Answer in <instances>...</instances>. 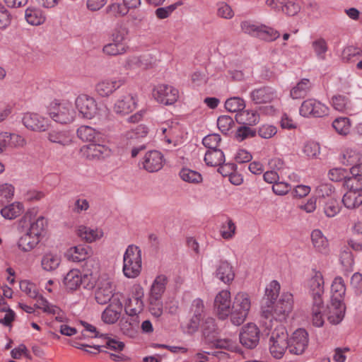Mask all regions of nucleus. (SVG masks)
I'll list each match as a JSON object with an SVG mask.
<instances>
[{"mask_svg":"<svg viewBox=\"0 0 362 362\" xmlns=\"http://www.w3.org/2000/svg\"><path fill=\"white\" fill-rule=\"evenodd\" d=\"M269 315H264L260 313L259 323L266 330L273 329L274 322L285 320L293 307V298L292 293L283 292L278 300L272 303Z\"/></svg>","mask_w":362,"mask_h":362,"instance_id":"obj_1","label":"nucleus"},{"mask_svg":"<svg viewBox=\"0 0 362 362\" xmlns=\"http://www.w3.org/2000/svg\"><path fill=\"white\" fill-rule=\"evenodd\" d=\"M141 267V250L134 245H129L123 256L124 275L129 279H134L140 274Z\"/></svg>","mask_w":362,"mask_h":362,"instance_id":"obj_2","label":"nucleus"},{"mask_svg":"<svg viewBox=\"0 0 362 362\" xmlns=\"http://www.w3.org/2000/svg\"><path fill=\"white\" fill-rule=\"evenodd\" d=\"M47 114L55 122L66 124L71 123L76 117L72 105L67 102H52L47 107Z\"/></svg>","mask_w":362,"mask_h":362,"instance_id":"obj_3","label":"nucleus"},{"mask_svg":"<svg viewBox=\"0 0 362 362\" xmlns=\"http://www.w3.org/2000/svg\"><path fill=\"white\" fill-rule=\"evenodd\" d=\"M251 301L249 295L244 292L238 293L235 297L231 307V322L236 325L243 324L250 311Z\"/></svg>","mask_w":362,"mask_h":362,"instance_id":"obj_4","label":"nucleus"},{"mask_svg":"<svg viewBox=\"0 0 362 362\" xmlns=\"http://www.w3.org/2000/svg\"><path fill=\"white\" fill-rule=\"evenodd\" d=\"M36 215L37 211L35 209L28 210L20 219L18 226L19 228L25 229L30 234H34L41 239L47 223L44 216H40L35 218Z\"/></svg>","mask_w":362,"mask_h":362,"instance_id":"obj_5","label":"nucleus"},{"mask_svg":"<svg viewBox=\"0 0 362 362\" xmlns=\"http://www.w3.org/2000/svg\"><path fill=\"white\" fill-rule=\"evenodd\" d=\"M201 327L204 337L209 343H214V345L219 348H226L230 345L229 340L217 339L219 329L214 318L211 317L204 318Z\"/></svg>","mask_w":362,"mask_h":362,"instance_id":"obj_6","label":"nucleus"},{"mask_svg":"<svg viewBox=\"0 0 362 362\" xmlns=\"http://www.w3.org/2000/svg\"><path fill=\"white\" fill-rule=\"evenodd\" d=\"M300 115L304 117H322L329 112V108L314 98L304 100L299 109Z\"/></svg>","mask_w":362,"mask_h":362,"instance_id":"obj_7","label":"nucleus"},{"mask_svg":"<svg viewBox=\"0 0 362 362\" xmlns=\"http://www.w3.org/2000/svg\"><path fill=\"white\" fill-rule=\"evenodd\" d=\"M137 107L136 99L129 92H124L116 99L112 109L114 112L119 116H124L133 112Z\"/></svg>","mask_w":362,"mask_h":362,"instance_id":"obj_8","label":"nucleus"},{"mask_svg":"<svg viewBox=\"0 0 362 362\" xmlns=\"http://www.w3.org/2000/svg\"><path fill=\"white\" fill-rule=\"evenodd\" d=\"M153 96L158 103L165 105H170L177 100L179 91L172 86L160 84L153 89Z\"/></svg>","mask_w":362,"mask_h":362,"instance_id":"obj_9","label":"nucleus"},{"mask_svg":"<svg viewBox=\"0 0 362 362\" xmlns=\"http://www.w3.org/2000/svg\"><path fill=\"white\" fill-rule=\"evenodd\" d=\"M112 282L107 278L100 277L98 279L95 288V299L98 304L107 303L113 296Z\"/></svg>","mask_w":362,"mask_h":362,"instance_id":"obj_10","label":"nucleus"},{"mask_svg":"<svg viewBox=\"0 0 362 362\" xmlns=\"http://www.w3.org/2000/svg\"><path fill=\"white\" fill-rule=\"evenodd\" d=\"M308 334L304 329H298L288 341L289 353L295 355L302 354L308 345Z\"/></svg>","mask_w":362,"mask_h":362,"instance_id":"obj_11","label":"nucleus"},{"mask_svg":"<svg viewBox=\"0 0 362 362\" xmlns=\"http://www.w3.org/2000/svg\"><path fill=\"white\" fill-rule=\"evenodd\" d=\"M240 342L247 349H254L259 341V330L256 325L248 323L239 334Z\"/></svg>","mask_w":362,"mask_h":362,"instance_id":"obj_12","label":"nucleus"},{"mask_svg":"<svg viewBox=\"0 0 362 362\" xmlns=\"http://www.w3.org/2000/svg\"><path fill=\"white\" fill-rule=\"evenodd\" d=\"M230 293L228 290L221 291L214 299V310L218 317L225 320L231 315Z\"/></svg>","mask_w":362,"mask_h":362,"instance_id":"obj_13","label":"nucleus"},{"mask_svg":"<svg viewBox=\"0 0 362 362\" xmlns=\"http://www.w3.org/2000/svg\"><path fill=\"white\" fill-rule=\"evenodd\" d=\"M309 293L315 304L322 303V295L324 293V279L320 272L314 271L313 275L308 281Z\"/></svg>","mask_w":362,"mask_h":362,"instance_id":"obj_14","label":"nucleus"},{"mask_svg":"<svg viewBox=\"0 0 362 362\" xmlns=\"http://www.w3.org/2000/svg\"><path fill=\"white\" fill-rule=\"evenodd\" d=\"M280 284L276 281H272L265 288V293L262 300L260 313L264 316L269 315L272 303L276 300L280 291Z\"/></svg>","mask_w":362,"mask_h":362,"instance_id":"obj_15","label":"nucleus"},{"mask_svg":"<svg viewBox=\"0 0 362 362\" xmlns=\"http://www.w3.org/2000/svg\"><path fill=\"white\" fill-rule=\"evenodd\" d=\"M276 98V90L269 86H263L254 88L250 93V98L256 105L269 103Z\"/></svg>","mask_w":362,"mask_h":362,"instance_id":"obj_16","label":"nucleus"},{"mask_svg":"<svg viewBox=\"0 0 362 362\" xmlns=\"http://www.w3.org/2000/svg\"><path fill=\"white\" fill-rule=\"evenodd\" d=\"M76 106L83 118L92 119L97 114L98 107L95 100L87 95H79L76 100Z\"/></svg>","mask_w":362,"mask_h":362,"instance_id":"obj_17","label":"nucleus"},{"mask_svg":"<svg viewBox=\"0 0 362 362\" xmlns=\"http://www.w3.org/2000/svg\"><path fill=\"white\" fill-rule=\"evenodd\" d=\"M163 156L158 151H148L141 161L143 168L148 173L159 171L163 168Z\"/></svg>","mask_w":362,"mask_h":362,"instance_id":"obj_18","label":"nucleus"},{"mask_svg":"<svg viewBox=\"0 0 362 362\" xmlns=\"http://www.w3.org/2000/svg\"><path fill=\"white\" fill-rule=\"evenodd\" d=\"M125 83L122 78H106L99 81L95 86V90L101 97H108Z\"/></svg>","mask_w":362,"mask_h":362,"instance_id":"obj_19","label":"nucleus"},{"mask_svg":"<svg viewBox=\"0 0 362 362\" xmlns=\"http://www.w3.org/2000/svg\"><path fill=\"white\" fill-rule=\"evenodd\" d=\"M21 120L23 125L31 131L45 132L48 127L47 119L37 113L26 112Z\"/></svg>","mask_w":362,"mask_h":362,"instance_id":"obj_20","label":"nucleus"},{"mask_svg":"<svg viewBox=\"0 0 362 362\" xmlns=\"http://www.w3.org/2000/svg\"><path fill=\"white\" fill-rule=\"evenodd\" d=\"M346 306L344 301H332L327 305L326 315L328 321L332 325L340 323L345 315Z\"/></svg>","mask_w":362,"mask_h":362,"instance_id":"obj_21","label":"nucleus"},{"mask_svg":"<svg viewBox=\"0 0 362 362\" xmlns=\"http://www.w3.org/2000/svg\"><path fill=\"white\" fill-rule=\"evenodd\" d=\"M92 250L89 246L78 245L71 247L67 251V257L69 260L74 262H87V260L94 259L91 258Z\"/></svg>","mask_w":362,"mask_h":362,"instance_id":"obj_22","label":"nucleus"},{"mask_svg":"<svg viewBox=\"0 0 362 362\" xmlns=\"http://www.w3.org/2000/svg\"><path fill=\"white\" fill-rule=\"evenodd\" d=\"M98 269V263L95 259L87 260V262L83 264L82 282L81 285L86 289L95 288V277L93 276V270Z\"/></svg>","mask_w":362,"mask_h":362,"instance_id":"obj_23","label":"nucleus"},{"mask_svg":"<svg viewBox=\"0 0 362 362\" xmlns=\"http://www.w3.org/2000/svg\"><path fill=\"white\" fill-rule=\"evenodd\" d=\"M81 151L88 160L104 158L110 154V149L108 147L93 143L83 146Z\"/></svg>","mask_w":362,"mask_h":362,"instance_id":"obj_24","label":"nucleus"},{"mask_svg":"<svg viewBox=\"0 0 362 362\" xmlns=\"http://www.w3.org/2000/svg\"><path fill=\"white\" fill-rule=\"evenodd\" d=\"M73 135L66 130H50L47 133V139L62 147H66L73 144Z\"/></svg>","mask_w":362,"mask_h":362,"instance_id":"obj_25","label":"nucleus"},{"mask_svg":"<svg viewBox=\"0 0 362 362\" xmlns=\"http://www.w3.org/2000/svg\"><path fill=\"white\" fill-rule=\"evenodd\" d=\"M167 127H162L161 130L165 136V141L168 144L176 146L182 137V127L177 122H171Z\"/></svg>","mask_w":362,"mask_h":362,"instance_id":"obj_26","label":"nucleus"},{"mask_svg":"<svg viewBox=\"0 0 362 362\" xmlns=\"http://www.w3.org/2000/svg\"><path fill=\"white\" fill-rule=\"evenodd\" d=\"M105 344L103 346H89L88 348L83 349V351L89 354H97L103 351L101 348H107L110 350L115 351H120L124 347V344L122 341H117L115 339H111L108 337H105Z\"/></svg>","mask_w":362,"mask_h":362,"instance_id":"obj_27","label":"nucleus"},{"mask_svg":"<svg viewBox=\"0 0 362 362\" xmlns=\"http://www.w3.org/2000/svg\"><path fill=\"white\" fill-rule=\"evenodd\" d=\"M310 237L312 244L316 251L324 255L328 254L329 250L328 240L320 229L313 230Z\"/></svg>","mask_w":362,"mask_h":362,"instance_id":"obj_28","label":"nucleus"},{"mask_svg":"<svg viewBox=\"0 0 362 362\" xmlns=\"http://www.w3.org/2000/svg\"><path fill=\"white\" fill-rule=\"evenodd\" d=\"M215 276L224 284L231 283L235 277L232 266L227 261H221L216 268Z\"/></svg>","mask_w":362,"mask_h":362,"instance_id":"obj_29","label":"nucleus"},{"mask_svg":"<svg viewBox=\"0 0 362 362\" xmlns=\"http://www.w3.org/2000/svg\"><path fill=\"white\" fill-rule=\"evenodd\" d=\"M24 234L19 238L18 241V247L23 252H28L35 248L40 242V238L30 234L29 231L21 229Z\"/></svg>","mask_w":362,"mask_h":362,"instance_id":"obj_30","label":"nucleus"},{"mask_svg":"<svg viewBox=\"0 0 362 362\" xmlns=\"http://www.w3.org/2000/svg\"><path fill=\"white\" fill-rule=\"evenodd\" d=\"M197 360L198 362L211 361H226L230 358L229 354L225 351L215 350L211 352H198L196 354Z\"/></svg>","mask_w":362,"mask_h":362,"instance_id":"obj_31","label":"nucleus"},{"mask_svg":"<svg viewBox=\"0 0 362 362\" xmlns=\"http://www.w3.org/2000/svg\"><path fill=\"white\" fill-rule=\"evenodd\" d=\"M77 235L82 240L93 243L100 239L103 236V232L99 228H92L85 226H80L77 229Z\"/></svg>","mask_w":362,"mask_h":362,"instance_id":"obj_32","label":"nucleus"},{"mask_svg":"<svg viewBox=\"0 0 362 362\" xmlns=\"http://www.w3.org/2000/svg\"><path fill=\"white\" fill-rule=\"evenodd\" d=\"M82 274L78 269L70 270L64 277L63 284L66 289L75 291L81 285Z\"/></svg>","mask_w":362,"mask_h":362,"instance_id":"obj_33","label":"nucleus"},{"mask_svg":"<svg viewBox=\"0 0 362 362\" xmlns=\"http://www.w3.org/2000/svg\"><path fill=\"white\" fill-rule=\"evenodd\" d=\"M122 308L121 303L110 304L102 313L103 321L107 324H114L119 318Z\"/></svg>","mask_w":362,"mask_h":362,"instance_id":"obj_34","label":"nucleus"},{"mask_svg":"<svg viewBox=\"0 0 362 362\" xmlns=\"http://www.w3.org/2000/svg\"><path fill=\"white\" fill-rule=\"evenodd\" d=\"M346 292V286L343 279L337 276L332 281L331 286V298L332 301H344Z\"/></svg>","mask_w":362,"mask_h":362,"instance_id":"obj_35","label":"nucleus"},{"mask_svg":"<svg viewBox=\"0 0 362 362\" xmlns=\"http://www.w3.org/2000/svg\"><path fill=\"white\" fill-rule=\"evenodd\" d=\"M342 202L349 209L358 207L362 204V191L348 190L343 196Z\"/></svg>","mask_w":362,"mask_h":362,"instance_id":"obj_36","label":"nucleus"},{"mask_svg":"<svg viewBox=\"0 0 362 362\" xmlns=\"http://www.w3.org/2000/svg\"><path fill=\"white\" fill-rule=\"evenodd\" d=\"M25 18L26 21L32 25H41L46 20L43 11L40 8L35 7H28L25 10Z\"/></svg>","mask_w":362,"mask_h":362,"instance_id":"obj_37","label":"nucleus"},{"mask_svg":"<svg viewBox=\"0 0 362 362\" xmlns=\"http://www.w3.org/2000/svg\"><path fill=\"white\" fill-rule=\"evenodd\" d=\"M23 211V204L16 202L2 208L0 212L5 219L13 220L21 216Z\"/></svg>","mask_w":362,"mask_h":362,"instance_id":"obj_38","label":"nucleus"},{"mask_svg":"<svg viewBox=\"0 0 362 362\" xmlns=\"http://www.w3.org/2000/svg\"><path fill=\"white\" fill-rule=\"evenodd\" d=\"M204 161L209 166L221 165L225 163V156L223 152L218 148L208 150L205 153Z\"/></svg>","mask_w":362,"mask_h":362,"instance_id":"obj_39","label":"nucleus"},{"mask_svg":"<svg viewBox=\"0 0 362 362\" xmlns=\"http://www.w3.org/2000/svg\"><path fill=\"white\" fill-rule=\"evenodd\" d=\"M311 88V83L308 78H303L290 91V95L293 99L304 98Z\"/></svg>","mask_w":362,"mask_h":362,"instance_id":"obj_40","label":"nucleus"},{"mask_svg":"<svg viewBox=\"0 0 362 362\" xmlns=\"http://www.w3.org/2000/svg\"><path fill=\"white\" fill-rule=\"evenodd\" d=\"M61 263V258L57 254L47 253L41 260V265L44 270L52 272L55 270Z\"/></svg>","mask_w":362,"mask_h":362,"instance_id":"obj_41","label":"nucleus"},{"mask_svg":"<svg viewBox=\"0 0 362 362\" xmlns=\"http://www.w3.org/2000/svg\"><path fill=\"white\" fill-rule=\"evenodd\" d=\"M129 34V29L124 23H119L116 25L111 34L112 41L119 43H124Z\"/></svg>","mask_w":362,"mask_h":362,"instance_id":"obj_42","label":"nucleus"},{"mask_svg":"<svg viewBox=\"0 0 362 362\" xmlns=\"http://www.w3.org/2000/svg\"><path fill=\"white\" fill-rule=\"evenodd\" d=\"M236 120L246 125H255L259 121V115L254 110H243L236 115Z\"/></svg>","mask_w":362,"mask_h":362,"instance_id":"obj_43","label":"nucleus"},{"mask_svg":"<svg viewBox=\"0 0 362 362\" xmlns=\"http://www.w3.org/2000/svg\"><path fill=\"white\" fill-rule=\"evenodd\" d=\"M144 307L143 301L140 296L130 298L128 305L125 307V311L130 318L137 320V314L139 313Z\"/></svg>","mask_w":362,"mask_h":362,"instance_id":"obj_44","label":"nucleus"},{"mask_svg":"<svg viewBox=\"0 0 362 362\" xmlns=\"http://www.w3.org/2000/svg\"><path fill=\"white\" fill-rule=\"evenodd\" d=\"M139 325V321L136 319L127 318L122 319L120 322V329L123 334L133 338L136 334V329Z\"/></svg>","mask_w":362,"mask_h":362,"instance_id":"obj_45","label":"nucleus"},{"mask_svg":"<svg viewBox=\"0 0 362 362\" xmlns=\"http://www.w3.org/2000/svg\"><path fill=\"white\" fill-rule=\"evenodd\" d=\"M128 46L125 43H119L112 41L105 45L103 48V52L108 56H117L124 54L127 52Z\"/></svg>","mask_w":362,"mask_h":362,"instance_id":"obj_46","label":"nucleus"},{"mask_svg":"<svg viewBox=\"0 0 362 362\" xmlns=\"http://www.w3.org/2000/svg\"><path fill=\"white\" fill-rule=\"evenodd\" d=\"M166 282L167 278L165 276L160 275L157 276L151 286L149 298H161L165 289Z\"/></svg>","mask_w":362,"mask_h":362,"instance_id":"obj_47","label":"nucleus"},{"mask_svg":"<svg viewBox=\"0 0 362 362\" xmlns=\"http://www.w3.org/2000/svg\"><path fill=\"white\" fill-rule=\"evenodd\" d=\"M362 57V51L358 47L349 46L344 49L341 54L342 60L348 63H356Z\"/></svg>","mask_w":362,"mask_h":362,"instance_id":"obj_48","label":"nucleus"},{"mask_svg":"<svg viewBox=\"0 0 362 362\" xmlns=\"http://www.w3.org/2000/svg\"><path fill=\"white\" fill-rule=\"evenodd\" d=\"M323 210L327 217H334L341 210L339 200L333 197L327 198L325 202Z\"/></svg>","mask_w":362,"mask_h":362,"instance_id":"obj_49","label":"nucleus"},{"mask_svg":"<svg viewBox=\"0 0 362 362\" xmlns=\"http://www.w3.org/2000/svg\"><path fill=\"white\" fill-rule=\"evenodd\" d=\"M263 24L255 23L251 21H244L240 23L242 31L252 37L259 38L260 30L262 28Z\"/></svg>","mask_w":362,"mask_h":362,"instance_id":"obj_50","label":"nucleus"},{"mask_svg":"<svg viewBox=\"0 0 362 362\" xmlns=\"http://www.w3.org/2000/svg\"><path fill=\"white\" fill-rule=\"evenodd\" d=\"M333 107L339 112H349L351 110V104L349 98L342 95H334L332 98Z\"/></svg>","mask_w":362,"mask_h":362,"instance_id":"obj_51","label":"nucleus"},{"mask_svg":"<svg viewBox=\"0 0 362 362\" xmlns=\"http://www.w3.org/2000/svg\"><path fill=\"white\" fill-rule=\"evenodd\" d=\"M312 48L318 59L322 61L325 60L328 45L324 38L320 37L313 41Z\"/></svg>","mask_w":362,"mask_h":362,"instance_id":"obj_52","label":"nucleus"},{"mask_svg":"<svg viewBox=\"0 0 362 362\" xmlns=\"http://www.w3.org/2000/svg\"><path fill=\"white\" fill-rule=\"evenodd\" d=\"M274 327V329L273 330L272 329H271L269 341H279L280 340L288 341V334L286 328L282 325L279 324V322H274L273 327ZM267 331L270 332V330ZM267 334H269V332Z\"/></svg>","mask_w":362,"mask_h":362,"instance_id":"obj_53","label":"nucleus"},{"mask_svg":"<svg viewBox=\"0 0 362 362\" xmlns=\"http://www.w3.org/2000/svg\"><path fill=\"white\" fill-rule=\"evenodd\" d=\"M286 349H288V341L283 340L269 341L270 353L276 359H280L283 356Z\"/></svg>","mask_w":362,"mask_h":362,"instance_id":"obj_54","label":"nucleus"},{"mask_svg":"<svg viewBox=\"0 0 362 362\" xmlns=\"http://www.w3.org/2000/svg\"><path fill=\"white\" fill-rule=\"evenodd\" d=\"M78 137L83 141L92 142L98 135V132L90 126H81L77 129Z\"/></svg>","mask_w":362,"mask_h":362,"instance_id":"obj_55","label":"nucleus"},{"mask_svg":"<svg viewBox=\"0 0 362 362\" xmlns=\"http://www.w3.org/2000/svg\"><path fill=\"white\" fill-rule=\"evenodd\" d=\"M36 299L37 302L35 306L37 308L42 310L44 313L55 315L59 314L61 311L59 307L49 303L42 296H37Z\"/></svg>","mask_w":362,"mask_h":362,"instance_id":"obj_56","label":"nucleus"},{"mask_svg":"<svg viewBox=\"0 0 362 362\" xmlns=\"http://www.w3.org/2000/svg\"><path fill=\"white\" fill-rule=\"evenodd\" d=\"M226 109L231 112H243L245 107V103L243 98L240 97H233L226 100L225 102Z\"/></svg>","mask_w":362,"mask_h":362,"instance_id":"obj_57","label":"nucleus"},{"mask_svg":"<svg viewBox=\"0 0 362 362\" xmlns=\"http://www.w3.org/2000/svg\"><path fill=\"white\" fill-rule=\"evenodd\" d=\"M181 179L187 182L197 184L202 182V175L189 168H182L180 172Z\"/></svg>","mask_w":362,"mask_h":362,"instance_id":"obj_58","label":"nucleus"},{"mask_svg":"<svg viewBox=\"0 0 362 362\" xmlns=\"http://www.w3.org/2000/svg\"><path fill=\"white\" fill-rule=\"evenodd\" d=\"M332 127L339 134L346 135L350 132L351 124L349 118L339 117L333 121Z\"/></svg>","mask_w":362,"mask_h":362,"instance_id":"obj_59","label":"nucleus"},{"mask_svg":"<svg viewBox=\"0 0 362 362\" xmlns=\"http://www.w3.org/2000/svg\"><path fill=\"white\" fill-rule=\"evenodd\" d=\"M344 185L348 190L362 191V175H351L350 177L346 176Z\"/></svg>","mask_w":362,"mask_h":362,"instance_id":"obj_60","label":"nucleus"},{"mask_svg":"<svg viewBox=\"0 0 362 362\" xmlns=\"http://www.w3.org/2000/svg\"><path fill=\"white\" fill-rule=\"evenodd\" d=\"M323 309V303L315 304V302H313L312 305V320L313 323L316 327H322L324 325V318L322 313Z\"/></svg>","mask_w":362,"mask_h":362,"instance_id":"obj_61","label":"nucleus"},{"mask_svg":"<svg viewBox=\"0 0 362 362\" xmlns=\"http://www.w3.org/2000/svg\"><path fill=\"white\" fill-rule=\"evenodd\" d=\"M14 187L12 185L4 183L0 185V206L8 202L13 197Z\"/></svg>","mask_w":362,"mask_h":362,"instance_id":"obj_62","label":"nucleus"},{"mask_svg":"<svg viewBox=\"0 0 362 362\" xmlns=\"http://www.w3.org/2000/svg\"><path fill=\"white\" fill-rule=\"evenodd\" d=\"M303 151L308 158H315L320 153V148L318 143L308 141L305 143Z\"/></svg>","mask_w":362,"mask_h":362,"instance_id":"obj_63","label":"nucleus"},{"mask_svg":"<svg viewBox=\"0 0 362 362\" xmlns=\"http://www.w3.org/2000/svg\"><path fill=\"white\" fill-rule=\"evenodd\" d=\"M333 359L335 362H344L346 359L354 360L352 351L347 347L335 349Z\"/></svg>","mask_w":362,"mask_h":362,"instance_id":"obj_64","label":"nucleus"}]
</instances>
